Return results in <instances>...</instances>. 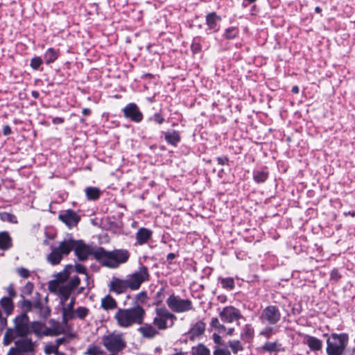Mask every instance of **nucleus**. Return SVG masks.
I'll list each match as a JSON object with an SVG mask.
<instances>
[{
    "instance_id": "nucleus-1",
    "label": "nucleus",
    "mask_w": 355,
    "mask_h": 355,
    "mask_svg": "<svg viewBox=\"0 0 355 355\" xmlns=\"http://www.w3.org/2000/svg\"><path fill=\"white\" fill-rule=\"evenodd\" d=\"M94 258L103 266L110 268H116L121 264L128 261L129 252L125 249L107 251L103 248H98L93 252Z\"/></svg>"
},
{
    "instance_id": "nucleus-2",
    "label": "nucleus",
    "mask_w": 355,
    "mask_h": 355,
    "mask_svg": "<svg viewBox=\"0 0 355 355\" xmlns=\"http://www.w3.org/2000/svg\"><path fill=\"white\" fill-rule=\"evenodd\" d=\"M145 315L146 311L144 308L137 305L128 309H118L114 315V319L119 327L128 328L134 324H141Z\"/></svg>"
},
{
    "instance_id": "nucleus-3",
    "label": "nucleus",
    "mask_w": 355,
    "mask_h": 355,
    "mask_svg": "<svg viewBox=\"0 0 355 355\" xmlns=\"http://www.w3.org/2000/svg\"><path fill=\"white\" fill-rule=\"evenodd\" d=\"M55 277L56 286L53 288L52 284L49 285L51 291H57L60 297V303L63 304L69 298L73 291L78 288L80 283V279L77 275H69L65 280L58 281Z\"/></svg>"
},
{
    "instance_id": "nucleus-4",
    "label": "nucleus",
    "mask_w": 355,
    "mask_h": 355,
    "mask_svg": "<svg viewBox=\"0 0 355 355\" xmlns=\"http://www.w3.org/2000/svg\"><path fill=\"white\" fill-rule=\"evenodd\" d=\"M349 337L347 334H332L327 340L328 355H343L347 345Z\"/></svg>"
},
{
    "instance_id": "nucleus-5",
    "label": "nucleus",
    "mask_w": 355,
    "mask_h": 355,
    "mask_svg": "<svg viewBox=\"0 0 355 355\" xmlns=\"http://www.w3.org/2000/svg\"><path fill=\"white\" fill-rule=\"evenodd\" d=\"M37 346V342L30 338H19L6 355H35Z\"/></svg>"
},
{
    "instance_id": "nucleus-6",
    "label": "nucleus",
    "mask_w": 355,
    "mask_h": 355,
    "mask_svg": "<svg viewBox=\"0 0 355 355\" xmlns=\"http://www.w3.org/2000/svg\"><path fill=\"white\" fill-rule=\"evenodd\" d=\"M155 311V316L153 323L158 329L165 330L174 325L177 317L166 307L156 308Z\"/></svg>"
},
{
    "instance_id": "nucleus-7",
    "label": "nucleus",
    "mask_w": 355,
    "mask_h": 355,
    "mask_svg": "<svg viewBox=\"0 0 355 355\" xmlns=\"http://www.w3.org/2000/svg\"><path fill=\"white\" fill-rule=\"evenodd\" d=\"M149 278L148 268L141 264L138 270L126 277L125 280L128 288L136 291L140 288L142 283L148 281Z\"/></svg>"
},
{
    "instance_id": "nucleus-8",
    "label": "nucleus",
    "mask_w": 355,
    "mask_h": 355,
    "mask_svg": "<svg viewBox=\"0 0 355 355\" xmlns=\"http://www.w3.org/2000/svg\"><path fill=\"white\" fill-rule=\"evenodd\" d=\"M166 304L168 309L174 313H181L193 310L191 300L181 298L179 295L172 293L166 299Z\"/></svg>"
},
{
    "instance_id": "nucleus-9",
    "label": "nucleus",
    "mask_w": 355,
    "mask_h": 355,
    "mask_svg": "<svg viewBox=\"0 0 355 355\" xmlns=\"http://www.w3.org/2000/svg\"><path fill=\"white\" fill-rule=\"evenodd\" d=\"M103 346L112 353L121 352L126 347V342L121 334L112 333L102 338Z\"/></svg>"
},
{
    "instance_id": "nucleus-10",
    "label": "nucleus",
    "mask_w": 355,
    "mask_h": 355,
    "mask_svg": "<svg viewBox=\"0 0 355 355\" xmlns=\"http://www.w3.org/2000/svg\"><path fill=\"white\" fill-rule=\"evenodd\" d=\"M282 318V313L279 307L276 305H268L265 307L259 316L263 324L267 325H276Z\"/></svg>"
},
{
    "instance_id": "nucleus-11",
    "label": "nucleus",
    "mask_w": 355,
    "mask_h": 355,
    "mask_svg": "<svg viewBox=\"0 0 355 355\" xmlns=\"http://www.w3.org/2000/svg\"><path fill=\"white\" fill-rule=\"evenodd\" d=\"M30 321L26 313H22L16 316L14 319V328L18 332L20 338H28L27 335L31 333Z\"/></svg>"
},
{
    "instance_id": "nucleus-12",
    "label": "nucleus",
    "mask_w": 355,
    "mask_h": 355,
    "mask_svg": "<svg viewBox=\"0 0 355 355\" xmlns=\"http://www.w3.org/2000/svg\"><path fill=\"white\" fill-rule=\"evenodd\" d=\"M76 273L84 275L85 276V280L88 281L89 275L87 273L86 268L80 263H76L74 266L72 265L67 266L63 271L60 272L56 275V278L58 281H64L68 275L71 274L76 275Z\"/></svg>"
},
{
    "instance_id": "nucleus-13",
    "label": "nucleus",
    "mask_w": 355,
    "mask_h": 355,
    "mask_svg": "<svg viewBox=\"0 0 355 355\" xmlns=\"http://www.w3.org/2000/svg\"><path fill=\"white\" fill-rule=\"evenodd\" d=\"M221 320L225 323H232L242 318L241 311L232 306H227L219 313Z\"/></svg>"
},
{
    "instance_id": "nucleus-14",
    "label": "nucleus",
    "mask_w": 355,
    "mask_h": 355,
    "mask_svg": "<svg viewBox=\"0 0 355 355\" xmlns=\"http://www.w3.org/2000/svg\"><path fill=\"white\" fill-rule=\"evenodd\" d=\"M122 111L124 116L133 122L139 123L143 119V114L136 103H130L127 104Z\"/></svg>"
},
{
    "instance_id": "nucleus-15",
    "label": "nucleus",
    "mask_w": 355,
    "mask_h": 355,
    "mask_svg": "<svg viewBox=\"0 0 355 355\" xmlns=\"http://www.w3.org/2000/svg\"><path fill=\"white\" fill-rule=\"evenodd\" d=\"M58 218L69 227L76 226L80 220L76 212L67 209L59 214Z\"/></svg>"
},
{
    "instance_id": "nucleus-16",
    "label": "nucleus",
    "mask_w": 355,
    "mask_h": 355,
    "mask_svg": "<svg viewBox=\"0 0 355 355\" xmlns=\"http://www.w3.org/2000/svg\"><path fill=\"white\" fill-rule=\"evenodd\" d=\"M47 297L45 298V302H42L40 297L33 301V309L38 316L43 319H46L51 314V309L46 305Z\"/></svg>"
},
{
    "instance_id": "nucleus-17",
    "label": "nucleus",
    "mask_w": 355,
    "mask_h": 355,
    "mask_svg": "<svg viewBox=\"0 0 355 355\" xmlns=\"http://www.w3.org/2000/svg\"><path fill=\"white\" fill-rule=\"evenodd\" d=\"M73 250L76 256L80 261L86 260L92 253L91 248L82 241H76V246L74 247Z\"/></svg>"
},
{
    "instance_id": "nucleus-18",
    "label": "nucleus",
    "mask_w": 355,
    "mask_h": 355,
    "mask_svg": "<svg viewBox=\"0 0 355 355\" xmlns=\"http://www.w3.org/2000/svg\"><path fill=\"white\" fill-rule=\"evenodd\" d=\"M31 332H33L37 337H42L43 336L53 335V330L51 328L46 327L44 323L40 322H33L30 326Z\"/></svg>"
},
{
    "instance_id": "nucleus-19",
    "label": "nucleus",
    "mask_w": 355,
    "mask_h": 355,
    "mask_svg": "<svg viewBox=\"0 0 355 355\" xmlns=\"http://www.w3.org/2000/svg\"><path fill=\"white\" fill-rule=\"evenodd\" d=\"M64 302L62 305V321L64 323H67V322L70 320L73 319V312L74 305L76 304V297L73 296L71 298L70 302L68 304H65Z\"/></svg>"
},
{
    "instance_id": "nucleus-20",
    "label": "nucleus",
    "mask_w": 355,
    "mask_h": 355,
    "mask_svg": "<svg viewBox=\"0 0 355 355\" xmlns=\"http://www.w3.org/2000/svg\"><path fill=\"white\" fill-rule=\"evenodd\" d=\"M110 291L117 294L125 293L128 288L125 279H122L118 277H112L109 284Z\"/></svg>"
},
{
    "instance_id": "nucleus-21",
    "label": "nucleus",
    "mask_w": 355,
    "mask_h": 355,
    "mask_svg": "<svg viewBox=\"0 0 355 355\" xmlns=\"http://www.w3.org/2000/svg\"><path fill=\"white\" fill-rule=\"evenodd\" d=\"M76 241L74 240L71 236H68L65 238L62 241H61L59 245L56 247V248L63 256L68 255L72 250H74V247L76 246Z\"/></svg>"
},
{
    "instance_id": "nucleus-22",
    "label": "nucleus",
    "mask_w": 355,
    "mask_h": 355,
    "mask_svg": "<svg viewBox=\"0 0 355 355\" xmlns=\"http://www.w3.org/2000/svg\"><path fill=\"white\" fill-rule=\"evenodd\" d=\"M152 230L146 227L139 228L135 234V245H143L146 244L152 238Z\"/></svg>"
},
{
    "instance_id": "nucleus-23",
    "label": "nucleus",
    "mask_w": 355,
    "mask_h": 355,
    "mask_svg": "<svg viewBox=\"0 0 355 355\" xmlns=\"http://www.w3.org/2000/svg\"><path fill=\"white\" fill-rule=\"evenodd\" d=\"M220 21L221 17L215 12H210L206 16V24L211 32L216 33L219 30L218 22Z\"/></svg>"
},
{
    "instance_id": "nucleus-24",
    "label": "nucleus",
    "mask_w": 355,
    "mask_h": 355,
    "mask_svg": "<svg viewBox=\"0 0 355 355\" xmlns=\"http://www.w3.org/2000/svg\"><path fill=\"white\" fill-rule=\"evenodd\" d=\"M262 349L270 354L285 351V348L282 346V344L278 341L266 342L262 346Z\"/></svg>"
},
{
    "instance_id": "nucleus-25",
    "label": "nucleus",
    "mask_w": 355,
    "mask_h": 355,
    "mask_svg": "<svg viewBox=\"0 0 355 355\" xmlns=\"http://www.w3.org/2000/svg\"><path fill=\"white\" fill-rule=\"evenodd\" d=\"M138 331L141 334L144 338L150 339L153 338L159 334L158 331L149 324H145L144 325L140 327L138 329Z\"/></svg>"
},
{
    "instance_id": "nucleus-26",
    "label": "nucleus",
    "mask_w": 355,
    "mask_h": 355,
    "mask_svg": "<svg viewBox=\"0 0 355 355\" xmlns=\"http://www.w3.org/2000/svg\"><path fill=\"white\" fill-rule=\"evenodd\" d=\"M164 138L168 144L173 146H177L181 139L179 132L174 130L165 132Z\"/></svg>"
},
{
    "instance_id": "nucleus-27",
    "label": "nucleus",
    "mask_w": 355,
    "mask_h": 355,
    "mask_svg": "<svg viewBox=\"0 0 355 355\" xmlns=\"http://www.w3.org/2000/svg\"><path fill=\"white\" fill-rule=\"evenodd\" d=\"M205 323L202 321H198L191 328L189 334H191V340L201 336L205 331Z\"/></svg>"
},
{
    "instance_id": "nucleus-28",
    "label": "nucleus",
    "mask_w": 355,
    "mask_h": 355,
    "mask_svg": "<svg viewBox=\"0 0 355 355\" xmlns=\"http://www.w3.org/2000/svg\"><path fill=\"white\" fill-rule=\"evenodd\" d=\"M304 343L306 344L312 351L320 350L322 347V340L311 336H306V340Z\"/></svg>"
},
{
    "instance_id": "nucleus-29",
    "label": "nucleus",
    "mask_w": 355,
    "mask_h": 355,
    "mask_svg": "<svg viewBox=\"0 0 355 355\" xmlns=\"http://www.w3.org/2000/svg\"><path fill=\"white\" fill-rule=\"evenodd\" d=\"M63 255L57 250L56 247L51 249V253L47 256V261L51 265L55 266L60 263L63 258Z\"/></svg>"
},
{
    "instance_id": "nucleus-30",
    "label": "nucleus",
    "mask_w": 355,
    "mask_h": 355,
    "mask_svg": "<svg viewBox=\"0 0 355 355\" xmlns=\"http://www.w3.org/2000/svg\"><path fill=\"white\" fill-rule=\"evenodd\" d=\"M17 337H19L17 330L14 327L8 328L5 332L3 339V345H9Z\"/></svg>"
},
{
    "instance_id": "nucleus-31",
    "label": "nucleus",
    "mask_w": 355,
    "mask_h": 355,
    "mask_svg": "<svg viewBox=\"0 0 355 355\" xmlns=\"http://www.w3.org/2000/svg\"><path fill=\"white\" fill-rule=\"evenodd\" d=\"M12 239L7 232H0V249L7 250L12 247Z\"/></svg>"
},
{
    "instance_id": "nucleus-32",
    "label": "nucleus",
    "mask_w": 355,
    "mask_h": 355,
    "mask_svg": "<svg viewBox=\"0 0 355 355\" xmlns=\"http://www.w3.org/2000/svg\"><path fill=\"white\" fill-rule=\"evenodd\" d=\"M58 58V50L49 48L44 54V60L46 64L54 62Z\"/></svg>"
},
{
    "instance_id": "nucleus-33",
    "label": "nucleus",
    "mask_w": 355,
    "mask_h": 355,
    "mask_svg": "<svg viewBox=\"0 0 355 355\" xmlns=\"http://www.w3.org/2000/svg\"><path fill=\"white\" fill-rule=\"evenodd\" d=\"M0 304L7 315H9L12 313L14 305L10 297H3L1 300Z\"/></svg>"
},
{
    "instance_id": "nucleus-34",
    "label": "nucleus",
    "mask_w": 355,
    "mask_h": 355,
    "mask_svg": "<svg viewBox=\"0 0 355 355\" xmlns=\"http://www.w3.org/2000/svg\"><path fill=\"white\" fill-rule=\"evenodd\" d=\"M85 195L89 200H96L101 196V191L98 187H88L85 189Z\"/></svg>"
},
{
    "instance_id": "nucleus-35",
    "label": "nucleus",
    "mask_w": 355,
    "mask_h": 355,
    "mask_svg": "<svg viewBox=\"0 0 355 355\" xmlns=\"http://www.w3.org/2000/svg\"><path fill=\"white\" fill-rule=\"evenodd\" d=\"M191 355H211L210 350L202 343L191 347Z\"/></svg>"
},
{
    "instance_id": "nucleus-36",
    "label": "nucleus",
    "mask_w": 355,
    "mask_h": 355,
    "mask_svg": "<svg viewBox=\"0 0 355 355\" xmlns=\"http://www.w3.org/2000/svg\"><path fill=\"white\" fill-rule=\"evenodd\" d=\"M101 306L105 310L113 309L116 306V302L112 297L107 295L102 299Z\"/></svg>"
},
{
    "instance_id": "nucleus-37",
    "label": "nucleus",
    "mask_w": 355,
    "mask_h": 355,
    "mask_svg": "<svg viewBox=\"0 0 355 355\" xmlns=\"http://www.w3.org/2000/svg\"><path fill=\"white\" fill-rule=\"evenodd\" d=\"M273 325H268L263 328L259 333L260 336H264L266 338H270L272 335L279 332V328L272 327Z\"/></svg>"
},
{
    "instance_id": "nucleus-38",
    "label": "nucleus",
    "mask_w": 355,
    "mask_h": 355,
    "mask_svg": "<svg viewBox=\"0 0 355 355\" xmlns=\"http://www.w3.org/2000/svg\"><path fill=\"white\" fill-rule=\"evenodd\" d=\"M268 177V173L264 171H254L253 172V180L257 183L264 182Z\"/></svg>"
},
{
    "instance_id": "nucleus-39",
    "label": "nucleus",
    "mask_w": 355,
    "mask_h": 355,
    "mask_svg": "<svg viewBox=\"0 0 355 355\" xmlns=\"http://www.w3.org/2000/svg\"><path fill=\"white\" fill-rule=\"evenodd\" d=\"M89 310L87 307L79 306L73 312V319L84 320L89 315Z\"/></svg>"
},
{
    "instance_id": "nucleus-40",
    "label": "nucleus",
    "mask_w": 355,
    "mask_h": 355,
    "mask_svg": "<svg viewBox=\"0 0 355 355\" xmlns=\"http://www.w3.org/2000/svg\"><path fill=\"white\" fill-rule=\"evenodd\" d=\"M0 219L3 222L12 224H17L18 222L17 217L14 214L6 211L0 212Z\"/></svg>"
},
{
    "instance_id": "nucleus-41",
    "label": "nucleus",
    "mask_w": 355,
    "mask_h": 355,
    "mask_svg": "<svg viewBox=\"0 0 355 355\" xmlns=\"http://www.w3.org/2000/svg\"><path fill=\"white\" fill-rule=\"evenodd\" d=\"M239 31L236 27H229L225 29L223 37L227 40H232L239 35Z\"/></svg>"
},
{
    "instance_id": "nucleus-42",
    "label": "nucleus",
    "mask_w": 355,
    "mask_h": 355,
    "mask_svg": "<svg viewBox=\"0 0 355 355\" xmlns=\"http://www.w3.org/2000/svg\"><path fill=\"white\" fill-rule=\"evenodd\" d=\"M254 331L250 324H246L241 334V338L251 340L254 337Z\"/></svg>"
},
{
    "instance_id": "nucleus-43",
    "label": "nucleus",
    "mask_w": 355,
    "mask_h": 355,
    "mask_svg": "<svg viewBox=\"0 0 355 355\" xmlns=\"http://www.w3.org/2000/svg\"><path fill=\"white\" fill-rule=\"evenodd\" d=\"M220 284L223 288L229 290L234 289L235 286L234 279L232 277L222 278L220 279Z\"/></svg>"
},
{
    "instance_id": "nucleus-44",
    "label": "nucleus",
    "mask_w": 355,
    "mask_h": 355,
    "mask_svg": "<svg viewBox=\"0 0 355 355\" xmlns=\"http://www.w3.org/2000/svg\"><path fill=\"white\" fill-rule=\"evenodd\" d=\"M228 345L234 354H237L239 351L243 350L242 345L239 340H230L228 342Z\"/></svg>"
},
{
    "instance_id": "nucleus-45",
    "label": "nucleus",
    "mask_w": 355,
    "mask_h": 355,
    "mask_svg": "<svg viewBox=\"0 0 355 355\" xmlns=\"http://www.w3.org/2000/svg\"><path fill=\"white\" fill-rule=\"evenodd\" d=\"M20 306L21 309L23 310L24 313H26L27 312L31 311L32 309H33V302H31L28 300H22L19 302Z\"/></svg>"
},
{
    "instance_id": "nucleus-46",
    "label": "nucleus",
    "mask_w": 355,
    "mask_h": 355,
    "mask_svg": "<svg viewBox=\"0 0 355 355\" xmlns=\"http://www.w3.org/2000/svg\"><path fill=\"white\" fill-rule=\"evenodd\" d=\"M153 121L154 122L159 125H161L164 122L165 119L160 112H156L152 116H150L148 119V121Z\"/></svg>"
},
{
    "instance_id": "nucleus-47",
    "label": "nucleus",
    "mask_w": 355,
    "mask_h": 355,
    "mask_svg": "<svg viewBox=\"0 0 355 355\" xmlns=\"http://www.w3.org/2000/svg\"><path fill=\"white\" fill-rule=\"evenodd\" d=\"M42 63V59L39 56H35L31 59L30 66L33 69L38 70Z\"/></svg>"
},
{
    "instance_id": "nucleus-48",
    "label": "nucleus",
    "mask_w": 355,
    "mask_h": 355,
    "mask_svg": "<svg viewBox=\"0 0 355 355\" xmlns=\"http://www.w3.org/2000/svg\"><path fill=\"white\" fill-rule=\"evenodd\" d=\"M58 349V345H55L53 344H47L44 347V352L47 355H50L52 353H54L55 354Z\"/></svg>"
},
{
    "instance_id": "nucleus-49",
    "label": "nucleus",
    "mask_w": 355,
    "mask_h": 355,
    "mask_svg": "<svg viewBox=\"0 0 355 355\" xmlns=\"http://www.w3.org/2000/svg\"><path fill=\"white\" fill-rule=\"evenodd\" d=\"M213 355H231V353L227 349L215 347Z\"/></svg>"
},
{
    "instance_id": "nucleus-50",
    "label": "nucleus",
    "mask_w": 355,
    "mask_h": 355,
    "mask_svg": "<svg viewBox=\"0 0 355 355\" xmlns=\"http://www.w3.org/2000/svg\"><path fill=\"white\" fill-rule=\"evenodd\" d=\"M191 49L193 53H198L200 52L202 49L201 44H200V42H196L195 40H193L191 45Z\"/></svg>"
},
{
    "instance_id": "nucleus-51",
    "label": "nucleus",
    "mask_w": 355,
    "mask_h": 355,
    "mask_svg": "<svg viewBox=\"0 0 355 355\" xmlns=\"http://www.w3.org/2000/svg\"><path fill=\"white\" fill-rule=\"evenodd\" d=\"M17 273L24 279H27L30 276V272L25 268H19L17 269Z\"/></svg>"
},
{
    "instance_id": "nucleus-52",
    "label": "nucleus",
    "mask_w": 355,
    "mask_h": 355,
    "mask_svg": "<svg viewBox=\"0 0 355 355\" xmlns=\"http://www.w3.org/2000/svg\"><path fill=\"white\" fill-rule=\"evenodd\" d=\"M330 276L331 279L335 281H338L341 277V275L337 269L332 270Z\"/></svg>"
},
{
    "instance_id": "nucleus-53",
    "label": "nucleus",
    "mask_w": 355,
    "mask_h": 355,
    "mask_svg": "<svg viewBox=\"0 0 355 355\" xmlns=\"http://www.w3.org/2000/svg\"><path fill=\"white\" fill-rule=\"evenodd\" d=\"M212 338H213V340H214V343H216V344H217L218 345H223L222 338H221L220 336H219L218 334L214 333L212 335Z\"/></svg>"
},
{
    "instance_id": "nucleus-54",
    "label": "nucleus",
    "mask_w": 355,
    "mask_h": 355,
    "mask_svg": "<svg viewBox=\"0 0 355 355\" xmlns=\"http://www.w3.org/2000/svg\"><path fill=\"white\" fill-rule=\"evenodd\" d=\"M87 354L89 355H98L99 350L96 347H90L87 349Z\"/></svg>"
},
{
    "instance_id": "nucleus-55",
    "label": "nucleus",
    "mask_w": 355,
    "mask_h": 355,
    "mask_svg": "<svg viewBox=\"0 0 355 355\" xmlns=\"http://www.w3.org/2000/svg\"><path fill=\"white\" fill-rule=\"evenodd\" d=\"M216 159L218 164L222 166L226 165L228 163V158L227 157H218Z\"/></svg>"
},
{
    "instance_id": "nucleus-56",
    "label": "nucleus",
    "mask_w": 355,
    "mask_h": 355,
    "mask_svg": "<svg viewBox=\"0 0 355 355\" xmlns=\"http://www.w3.org/2000/svg\"><path fill=\"white\" fill-rule=\"evenodd\" d=\"M164 288H162L157 293H156V297L158 300V302H162L164 295Z\"/></svg>"
},
{
    "instance_id": "nucleus-57",
    "label": "nucleus",
    "mask_w": 355,
    "mask_h": 355,
    "mask_svg": "<svg viewBox=\"0 0 355 355\" xmlns=\"http://www.w3.org/2000/svg\"><path fill=\"white\" fill-rule=\"evenodd\" d=\"M210 324L213 328L216 329L220 323L217 318H212Z\"/></svg>"
},
{
    "instance_id": "nucleus-58",
    "label": "nucleus",
    "mask_w": 355,
    "mask_h": 355,
    "mask_svg": "<svg viewBox=\"0 0 355 355\" xmlns=\"http://www.w3.org/2000/svg\"><path fill=\"white\" fill-rule=\"evenodd\" d=\"M7 291H8V295H9L8 297H10L12 299V297H14L15 296V291L14 288L12 287V285H10L8 287Z\"/></svg>"
},
{
    "instance_id": "nucleus-59",
    "label": "nucleus",
    "mask_w": 355,
    "mask_h": 355,
    "mask_svg": "<svg viewBox=\"0 0 355 355\" xmlns=\"http://www.w3.org/2000/svg\"><path fill=\"white\" fill-rule=\"evenodd\" d=\"M12 132L11 128L8 125H4L3 128V134L6 136L10 135Z\"/></svg>"
},
{
    "instance_id": "nucleus-60",
    "label": "nucleus",
    "mask_w": 355,
    "mask_h": 355,
    "mask_svg": "<svg viewBox=\"0 0 355 355\" xmlns=\"http://www.w3.org/2000/svg\"><path fill=\"white\" fill-rule=\"evenodd\" d=\"M63 121H64L63 119L60 117H55V118H53L52 120V122L54 124L62 123Z\"/></svg>"
},
{
    "instance_id": "nucleus-61",
    "label": "nucleus",
    "mask_w": 355,
    "mask_h": 355,
    "mask_svg": "<svg viewBox=\"0 0 355 355\" xmlns=\"http://www.w3.org/2000/svg\"><path fill=\"white\" fill-rule=\"evenodd\" d=\"M175 257L176 255L174 253L171 252L167 254L166 259L168 261L171 262L173 259L175 258Z\"/></svg>"
},
{
    "instance_id": "nucleus-62",
    "label": "nucleus",
    "mask_w": 355,
    "mask_h": 355,
    "mask_svg": "<svg viewBox=\"0 0 355 355\" xmlns=\"http://www.w3.org/2000/svg\"><path fill=\"white\" fill-rule=\"evenodd\" d=\"M65 340L64 338H58L55 342L56 343L55 345H58V349L59 348L60 345L63 343V342Z\"/></svg>"
},
{
    "instance_id": "nucleus-63",
    "label": "nucleus",
    "mask_w": 355,
    "mask_h": 355,
    "mask_svg": "<svg viewBox=\"0 0 355 355\" xmlns=\"http://www.w3.org/2000/svg\"><path fill=\"white\" fill-rule=\"evenodd\" d=\"M257 0H243L242 6L246 7L249 3L255 2Z\"/></svg>"
},
{
    "instance_id": "nucleus-64",
    "label": "nucleus",
    "mask_w": 355,
    "mask_h": 355,
    "mask_svg": "<svg viewBox=\"0 0 355 355\" xmlns=\"http://www.w3.org/2000/svg\"><path fill=\"white\" fill-rule=\"evenodd\" d=\"M82 113L84 114V115H89L91 114V110L89 109V108H83V110H82Z\"/></svg>"
}]
</instances>
